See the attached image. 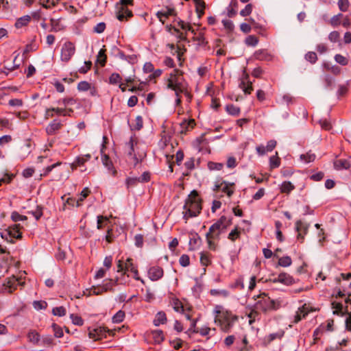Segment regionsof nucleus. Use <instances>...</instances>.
Masks as SVG:
<instances>
[{"instance_id":"15","label":"nucleus","mask_w":351,"mask_h":351,"mask_svg":"<svg viewBox=\"0 0 351 351\" xmlns=\"http://www.w3.org/2000/svg\"><path fill=\"white\" fill-rule=\"evenodd\" d=\"M62 126V123L60 120L55 119L46 127V133L47 135H54L59 130L61 129Z\"/></svg>"},{"instance_id":"23","label":"nucleus","mask_w":351,"mask_h":351,"mask_svg":"<svg viewBox=\"0 0 351 351\" xmlns=\"http://www.w3.org/2000/svg\"><path fill=\"white\" fill-rule=\"evenodd\" d=\"M254 58L261 61H269L271 60L270 53L266 49H260L254 53Z\"/></svg>"},{"instance_id":"43","label":"nucleus","mask_w":351,"mask_h":351,"mask_svg":"<svg viewBox=\"0 0 351 351\" xmlns=\"http://www.w3.org/2000/svg\"><path fill=\"white\" fill-rule=\"evenodd\" d=\"M292 261L290 256H285L279 258L278 265L281 267H289L291 265Z\"/></svg>"},{"instance_id":"57","label":"nucleus","mask_w":351,"mask_h":351,"mask_svg":"<svg viewBox=\"0 0 351 351\" xmlns=\"http://www.w3.org/2000/svg\"><path fill=\"white\" fill-rule=\"evenodd\" d=\"M28 338L33 343H38L40 341V335L35 331H32L28 333Z\"/></svg>"},{"instance_id":"21","label":"nucleus","mask_w":351,"mask_h":351,"mask_svg":"<svg viewBox=\"0 0 351 351\" xmlns=\"http://www.w3.org/2000/svg\"><path fill=\"white\" fill-rule=\"evenodd\" d=\"M173 12H174L173 9L167 8L165 10L158 11L156 13V16H157L158 19H159V21L162 24H165L166 19H168L169 16H172L174 14Z\"/></svg>"},{"instance_id":"60","label":"nucleus","mask_w":351,"mask_h":351,"mask_svg":"<svg viewBox=\"0 0 351 351\" xmlns=\"http://www.w3.org/2000/svg\"><path fill=\"white\" fill-rule=\"evenodd\" d=\"M121 80V77L119 73H114L109 77V82L111 84H117Z\"/></svg>"},{"instance_id":"20","label":"nucleus","mask_w":351,"mask_h":351,"mask_svg":"<svg viewBox=\"0 0 351 351\" xmlns=\"http://www.w3.org/2000/svg\"><path fill=\"white\" fill-rule=\"evenodd\" d=\"M336 170L348 169L351 167V161L348 159H337L333 162Z\"/></svg>"},{"instance_id":"27","label":"nucleus","mask_w":351,"mask_h":351,"mask_svg":"<svg viewBox=\"0 0 351 351\" xmlns=\"http://www.w3.org/2000/svg\"><path fill=\"white\" fill-rule=\"evenodd\" d=\"M110 223L108 218L106 216L98 215L97 217V228L101 230L108 226Z\"/></svg>"},{"instance_id":"1","label":"nucleus","mask_w":351,"mask_h":351,"mask_svg":"<svg viewBox=\"0 0 351 351\" xmlns=\"http://www.w3.org/2000/svg\"><path fill=\"white\" fill-rule=\"evenodd\" d=\"M214 322L219 327L220 330L226 333H229L234 325L239 320V317L231 311L226 309L221 305H216L214 308Z\"/></svg>"},{"instance_id":"47","label":"nucleus","mask_w":351,"mask_h":351,"mask_svg":"<svg viewBox=\"0 0 351 351\" xmlns=\"http://www.w3.org/2000/svg\"><path fill=\"white\" fill-rule=\"evenodd\" d=\"M66 311L64 306H57L52 309L53 315L56 316L62 317L66 315Z\"/></svg>"},{"instance_id":"59","label":"nucleus","mask_w":351,"mask_h":351,"mask_svg":"<svg viewBox=\"0 0 351 351\" xmlns=\"http://www.w3.org/2000/svg\"><path fill=\"white\" fill-rule=\"evenodd\" d=\"M106 25L104 22L97 23L93 28V32L97 34H101L106 29Z\"/></svg>"},{"instance_id":"61","label":"nucleus","mask_w":351,"mask_h":351,"mask_svg":"<svg viewBox=\"0 0 351 351\" xmlns=\"http://www.w3.org/2000/svg\"><path fill=\"white\" fill-rule=\"evenodd\" d=\"M335 60L337 63L342 66H346L348 63L347 58L341 54H336Z\"/></svg>"},{"instance_id":"30","label":"nucleus","mask_w":351,"mask_h":351,"mask_svg":"<svg viewBox=\"0 0 351 351\" xmlns=\"http://www.w3.org/2000/svg\"><path fill=\"white\" fill-rule=\"evenodd\" d=\"M31 21V17L29 15H25L23 16H21L19 19H17L16 23H15V27L16 28H21L23 27H25L28 25V23Z\"/></svg>"},{"instance_id":"18","label":"nucleus","mask_w":351,"mask_h":351,"mask_svg":"<svg viewBox=\"0 0 351 351\" xmlns=\"http://www.w3.org/2000/svg\"><path fill=\"white\" fill-rule=\"evenodd\" d=\"M274 282H280L285 285H293L295 281L293 278L287 273H280L277 278L274 279Z\"/></svg>"},{"instance_id":"33","label":"nucleus","mask_w":351,"mask_h":351,"mask_svg":"<svg viewBox=\"0 0 351 351\" xmlns=\"http://www.w3.org/2000/svg\"><path fill=\"white\" fill-rule=\"evenodd\" d=\"M200 263L204 266H208L211 264V254L209 252L200 253Z\"/></svg>"},{"instance_id":"39","label":"nucleus","mask_w":351,"mask_h":351,"mask_svg":"<svg viewBox=\"0 0 351 351\" xmlns=\"http://www.w3.org/2000/svg\"><path fill=\"white\" fill-rule=\"evenodd\" d=\"M58 0H39V4L46 9H50L58 3Z\"/></svg>"},{"instance_id":"36","label":"nucleus","mask_w":351,"mask_h":351,"mask_svg":"<svg viewBox=\"0 0 351 351\" xmlns=\"http://www.w3.org/2000/svg\"><path fill=\"white\" fill-rule=\"evenodd\" d=\"M226 112L232 116H239L240 114V108L237 106H235L233 104H228L226 106Z\"/></svg>"},{"instance_id":"63","label":"nucleus","mask_w":351,"mask_h":351,"mask_svg":"<svg viewBox=\"0 0 351 351\" xmlns=\"http://www.w3.org/2000/svg\"><path fill=\"white\" fill-rule=\"evenodd\" d=\"M90 88V84L86 81L80 82L77 84L79 91H86Z\"/></svg>"},{"instance_id":"49","label":"nucleus","mask_w":351,"mask_h":351,"mask_svg":"<svg viewBox=\"0 0 351 351\" xmlns=\"http://www.w3.org/2000/svg\"><path fill=\"white\" fill-rule=\"evenodd\" d=\"M28 214L33 215L36 220H39L43 216V208L38 206L35 210H30L27 212Z\"/></svg>"},{"instance_id":"44","label":"nucleus","mask_w":351,"mask_h":351,"mask_svg":"<svg viewBox=\"0 0 351 351\" xmlns=\"http://www.w3.org/2000/svg\"><path fill=\"white\" fill-rule=\"evenodd\" d=\"M315 154L311 151L300 156L301 160H304L306 163L313 162L315 159Z\"/></svg>"},{"instance_id":"32","label":"nucleus","mask_w":351,"mask_h":351,"mask_svg":"<svg viewBox=\"0 0 351 351\" xmlns=\"http://www.w3.org/2000/svg\"><path fill=\"white\" fill-rule=\"evenodd\" d=\"M105 46L99 50L97 56V62L101 66H104L106 63L107 56L106 55Z\"/></svg>"},{"instance_id":"16","label":"nucleus","mask_w":351,"mask_h":351,"mask_svg":"<svg viewBox=\"0 0 351 351\" xmlns=\"http://www.w3.org/2000/svg\"><path fill=\"white\" fill-rule=\"evenodd\" d=\"M125 267L126 269V272L128 271H130L132 273H133L134 276L133 278L136 280H140L143 284H144V280L141 279L138 276V272L136 269V267L133 264V260L130 258H127L125 263Z\"/></svg>"},{"instance_id":"9","label":"nucleus","mask_w":351,"mask_h":351,"mask_svg":"<svg viewBox=\"0 0 351 351\" xmlns=\"http://www.w3.org/2000/svg\"><path fill=\"white\" fill-rule=\"evenodd\" d=\"M24 282H21V279L12 276L6 279L5 282L3 284L1 292L11 293L15 291L18 286L23 285Z\"/></svg>"},{"instance_id":"14","label":"nucleus","mask_w":351,"mask_h":351,"mask_svg":"<svg viewBox=\"0 0 351 351\" xmlns=\"http://www.w3.org/2000/svg\"><path fill=\"white\" fill-rule=\"evenodd\" d=\"M163 269L159 266L151 267L148 270L149 278L152 281L160 280L163 276Z\"/></svg>"},{"instance_id":"62","label":"nucleus","mask_w":351,"mask_h":351,"mask_svg":"<svg viewBox=\"0 0 351 351\" xmlns=\"http://www.w3.org/2000/svg\"><path fill=\"white\" fill-rule=\"evenodd\" d=\"M33 306L36 310L45 309L47 306V303L45 301H34Z\"/></svg>"},{"instance_id":"19","label":"nucleus","mask_w":351,"mask_h":351,"mask_svg":"<svg viewBox=\"0 0 351 351\" xmlns=\"http://www.w3.org/2000/svg\"><path fill=\"white\" fill-rule=\"evenodd\" d=\"M32 152V145L29 141H26L24 144L20 147L19 152V158L23 160Z\"/></svg>"},{"instance_id":"56","label":"nucleus","mask_w":351,"mask_h":351,"mask_svg":"<svg viewBox=\"0 0 351 351\" xmlns=\"http://www.w3.org/2000/svg\"><path fill=\"white\" fill-rule=\"evenodd\" d=\"M138 183H139L138 177L128 178L125 180V184L127 188L134 187L136 186Z\"/></svg>"},{"instance_id":"3","label":"nucleus","mask_w":351,"mask_h":351,"mask_svg":"<svg viewBox=\"0 0 351 351\" xmlns=\"http://www.w3.org/2000/svg\"><path fill=\"white\" fill-rule=\"evenodd\" d=\"M202 200L196 190H193L185 199L183 206V219L186 222L190 218L197 217L202 209Z\"/></svg>"},{"instance_id":"53","label":"nucleus","mask_w":351,"mask_h":351,"mask_svg":"<svg viewBox=\"0 0 351 351\" xmlns=\"http://www.w3.org/2000/svg\"><path fill=\"white\" fill-rule=\"evenodd\" d=\"M305 59L306 61L311 62V64H314L316 62L317 60V56L315 52L313 51H308L305 55Z\"/></svg>"},{"instance_id":"40","label":"nucleus","mask_w":351,"mask_h":351,"mask_svg":"<svg viewBox=\"0 0 351 351\" xmlns=\"http://www.w3.org/2000/svg\"><path fill=\"white\" fill-rule=\"evenodd\" d=\"M280 165V159L278 156V152L276 156H271L269 158V166L271 169L278 168Z\"/></svg>"},{"instance_id":"46","label":"nucleus","mask_w":351,"mask_h":351,"mask_svg":"<svg viewBox=\"0 0 351 351\" xmlns=\"http://www.w3.org/2000/svg\"><path fill=\"white\" fill-rule=\"evenodd\" d=\"M223 167V164L221 162H209L208 163V168L210 171H219Z\"/></svg>"},{"instance_id":"2","label":"nucleus","mask_w":351,"mask_h":351,"mask_svg":"<svg viewBox=\"0 0 351 351\" xmlns=\"http://www.w3.org/2000/svg\"><path fill=\"white\" fill-rule=\"evenodd\" d=\"M232 223L231 219H227L224 215L221 216L210 228L206 234L208 248L213 251L217 250V245L214 240H219L220 234Z\"/></svg>"},{"instance_id":"55","label":"nucleus","mask_w":351,"mask_h":351,"mask_svg":"<svg viewBox=\"0 0 351 351\" xmlns=\"http://www.w3.org/2000/svg\"><path fill=\"white\" fill-rule=\"evenodd\" d=\"M70 317L74 325L82 326L84 324V320L80 316L75 314H71Z\"/></svg>"},{"instance_id":"37","label":"nucleus","mask_w":351,"mask_h":351,"mask_svg":"<svg viewBox=\"0 0 351 351\" xmlns=\"http://www.w3.org/2000/svg\"><path fill=\"white\" fill-rule=\"evenodd\" d=\"M115 239V235L113 233V228L112 226H108L106 230V234L104 237V239L108 243H111Z\"/></svg>"},{"instance_id":"25","label":"nucleus","mask_w":351,"mask_h":351,"mask_svg":"<svg viewBox=\"0 0 351 351\" xmlns=\"http://www.w3.org/2000/svg\"><path fill=\"white\" fill-rule=\"evenodd\" d=\"M102 162H103V165L108 169V170L110 172H111L112 175L115 176L117 174V171L114 168L113 164H112L111 160L110 159V158L108 157V156L104 155L102 157Z\"/></svg>"},{"instance_id":"45","label":"nucleus","mask_w":351,"mask_h":351,"mask_svg":"<svg viewBox=\"0 0 351 351\" xmlns=\"http://www.w3.org/2000/svg\"><path fill=\"white\" fill-rule=\"evenodd\" d=\"M90 193V191L87 187L84 188L82 191V192L80 193V197L79 199H77V207H79L82 205V202L89 195Z\"/></svg>"},{"instance_id":"7","label":"nucleus","mask_w":351,"mask_h":351,"mask_svg":"<svg viewBox=\"0 0 351 351\" xmlns=\"http://www.w3.org/2000/svg\"><path fill=\"white\" fill-rule=\"evenodd\" d=\"M133 0H120L117 6V18L120 21L128 20L133 16L132 12L128 8V5H133Z\"/></svg>"},{"instance_id":"35","label":"nucleus","mask_w":351,"mask_h":351,"mask_svg":"<svg viewBox=\"0 0 351 351\" xmlns=\"http://www.w3.org/2000/svg\"><path fill=\"white\" fill-rule=\"evenodd\" d=\"M210 294L213 296H218L223 298H228L230 295L229 291L226 289H210Z\"/></svg>"},{"instance_id":"48","label":"nucleus","mask_w":351,"mask_h":351,"mask_svg":"<svg viewBox=\"0 0 351 351\" xmlns=\"http://www.w3.org/2000/svg\"><path fill=\"white\" fill-rule=\"evenodd\" d=\"M51 328L54 332V336L57 338H60L63 336V330L62 328L58 326V324L53 323L51 325Z\"/></svg>"},{"instance_id":"51","label":"nucleus","mask_w":351,"mask_h":351,"mask_svg":"<svg viewBox=\"0 0 351 351\" xmlns=\"http://www.w3.org/2000/svg\"><path fill=\"white\" fill-rule=\"evenodd\" d=\"M211 331L215 332V328H210L208 326H203L200 328H198L197 333H199L203 337H206L209 335Z\"/></svg>"},{"instance_id":"12","label":"nucleus","mask_w":351,"mask_h":351,"mask_svg":"<svg viewBox=\"0 0 351 351\" xmlns=\"http://www.w3.org/2000/svg\"><path fill=\"white\" fill-rule=\"evenodd\" d=\"M309 225L302 222L301 220H298L295 222V231L297 232V239L302 243L304 239L305 235L308 233Z\"/></svg>"},{"instance_id":"34","label":"nucleus","mask_w":351,"mask_h":351,"mask_svg":"<svg viewBox=\"0 0 351 351\" xmlns=\"http://www.w3.org/2000/svg\"><path fill=\"white\" fill-rule=\"evenodd\" d=\"M295 189L294 185L289 181H285L280 186V192L283 193H289Z\"/></svg>"},{"instance_id":"4","label":"nucleus","mask_w":351,"mask_h":351,"mask_svg":"<svg viewBox=\"0 0 351 351\" xmlns=\"http://www.w3.org/2000/svg\"><path fill=\"white\" fill-rule=\"evenodd\" d=\"M255 300H258L255 303L254 308L256 311H261L266 313L269 311L277 310L280 306V302L271 300L267 294L263 293L258 295H254Z\"/></svg>"},{"instance_id":"5","label":"nucleus","mask_w":351,"mask_h":351,"mask_svg":"<svg viewBox=\"0 0 351 351\" xmlns=\"http://www.w3.org/2000/svg\"><path fill=\"white\" fill-rule=\"evenodd\" d=\"M167 87L169 89L176 88L178 91L187 89L188 84L184 80L181 71L176 69L169 73L167 80Z\"/></svg>"},{"instance_id":"28","label":"nucleus","mask_w":351,"mask_h":351,"mask_svg":"<svg viewBox=\"0 0 351 351\" xmlns=\"http://www.w3.org/2000/svg\"><path fill=\"white\" fill-rule=\"evenodd\" d=\"M90 158L91 155L89 154L78 156L73 162L72 165L75 167L82 166L86 162L88 161Z\"/></svg>"},{"instance_id":"42","label":"nucleus","mask_w":351,"mask_h":351,"mask_svg":"<svg viewBox=\"0 0 351 351\" xmlns=\"http://www.w3.org/2000/svg\"><path fill=\"white\" fill-rule=\"evenodd\" d=\"M241 231L239 230V228L237 226L233 229L228 234V239L231 241H235L237 239L240 237Z\"/></svg>"},{"instance_id":"58","label":"nucleus","mask_w":351,"mask_h":351,"mask_svg":"<svg viewBox=\"0 0 351 351\" xmlns=\"http://www.w3.org/2000/svg\"><path fill=\"white\" fill-rule=\"evenodd\" d=\"M350 3L348 0H339L338 6L341 11L346 12L348 10Z\"/></svg>"},{"instance_id":"38","label":"nucleus","mask_w":351,"mask_h":351,"mask_svg":"<svg viewBox=\"0 0 351 351\" xmlns=\"http://www.w3.org/2000/svg\"><path fill=\"white\" fill-rule=\"evenodd\" d=\"M125 316V312L122 310H119L112 317V322L114 324H119L124 320Z\"/></svg>"},{"instance_id":"50","label":"nucleus","mask_w":351,"mask_h":351,"mask_svg":"<svg viewBox=\"0 0 351 351\" xmlns=\"http://www.w3.org/2000/svg\"><path fill=\"white\" fill-rule=\"evenodd\" d=\"M245 43L248 46L255 47L258 44V40L255 36L250 35L245 38Z\"/></svg>"},{"instance_id":"41","label":"nucleus","mask_w":351,"mask_h":351,"mask_svg":"<svg viewBox=\"0 0 351 351\" xmlns=\"http://www.w3.org/2000/svg\"><path fill=\"white\" fill-rule=\"evenodd\" d=\"M193 39L197 42L199 45H206L207 44L203 30L199 31L195 36H193Z\"/></svg>"},{"instance_id":"64","label":"nucleus","mask_w":351,"mask_h":351,"mask_svg":"<svg viewBox=\"0 0 351 351\" xmlns=\"http://www.w3.org/2000/svg\"><path fill=\"white\" fill-rule=\"evenodd\" d=\"M173 309L178 313H182L184 307L182 302L179 300H175L173 302Z\"/></svg>"},{"instance_id":"11","label":"nucleus","mask_w":351,"mask_h":351,"mask_svg":"<svg viewBox=\"0 0 351 351\" xmlns=\"http://www.w3.org/2000/svg\"><path fill=\"white\" fill-rule=\"evenodd\" d=\"M75 47L73 43L68 41L64 43L61 49L60 58L65 62H69L75 54Z\"/></svg>"},{"instance_id":"54","label":"nucleus","mask_w":351,"mask_h":351,"mask_svg":"<svg viewBox=\"0 0 351 351\" xmlns=\"http://www.w3.org/2000/svg\"><path fill=\"white\" fill-rule=\"evenodd\" d=\"M143 126V120L141 116L138 115L135 119V124L132 126V130H140Z\"/></svg>"},{"instance_id":"29","label":"nucleus","mask_w":351,"mask_h":351,"mask_svg":"<svg viewBox=\"0 0 351 351\" xmlns=\"http://www.w3.org/2000/svg\"><path fill=\"white\" fill-rule=\"evenodd\" d=\"M284 331L280 330L276 332L271 333L269 335L266 336L265 337V341L267 343H270L271 341L276 339H280L284 336Z\"/></svg>"},{"instance_id":"17","label":"nucleus","mask_w":351,"mask_h":351,"mask_svg":"<svg viewBox=\"0 0 351 351\" xmlns=\"http://www.w3.org/2000/svg\"><path fill=\"white\" fill-rule=\"evenodd\" d=\"M311 311V310L309 308L308 306L304 304L302 306L300 307L296 311L295 315L294 316L293 322L298 323L303 318H305Z\"/></svg>"},{"instance_id":"26","label":"nucleus","mask_w":351,"mask_h":351,"mask_svg":"<svg viewBox=\"0 0 351 351\" xmlns=\"http://www.w3.org/2000/svg\"><path fill=\"white\" fill-rule=\"evenodd\" d=\"M167 321V316L165 312L159 311L156 313L155 318L153 321L154 324L156 326H158L160 324H164Z\"/></svg>"},{"instance_id":"6","label":"nucleus","mask_w":351,"mask_h":351,"mask_svg":"<svg viewBox=\"0 0 351 351\" xmlns=\"http://www.w3.org/2000/svg\"><path fill=\"white\" fill-rule=\"evenodd\" d=\"M137 143L134 136H131L130 141L125 143V148L129 160L133 164L134 167H136L138 163L141 162L145 157L146 153L145 152L136 153L134 146L136 145Z\"/></svg>"},{"instance_id":"31","label":"nucleus","mask_w":351,"mask_h":351,"mask_svg":"<svg viewBox=\"0 0 351 351\" xmlns=\"http://www.w3.org/2000/svg\"><path fill=\"white\" fill-rule=\"evenodd\" d=\"M152 338L154 341V343L156 344L161 343L165 339L163 332L161 330H153L152 332Z\"/></svg>"},{"instance_id":"22","label":"nucleus","mask_w":351,"mask_h":351,"mask_svg":"<svg viewBox=\"0 0 351 351\" xmlns=\"http://www.w3.org/2000/svg\"><path fill=\"white\" fill-rule=\"evenodd\" d=\"M195 125L194 119H184L180 123V132L186 134L189 130L193 129Z\"/></svg>"},{"instance_id":"10","label":"nucleus","mask_w":351,"mask_h":351,"mask_svg":"<svg viewBox=\"0 0 351 351\" xmlns=\"http://www.w3.org/2000/svg\"><path fill=\"white\" fill-rule=\"evenodd\" d=\"M234 186L235 184L233 182L231 183L224 180L217 181L214 185L213 191L221 190L228 197H231L234 191Z\"/></svg>"},{"instance_id":"13","label":"nucleus","mask_w":351,"mask_h":351,"mask_svg":"<svg viewBox=\"0 0 351 351\" xmlns=\"http://www.w3.org/2000/svg\"><path fill=\"white\" fill-rule=\"evenodd\" d=\"M249 78V75L245 74L241 78L239 85V88L243 90L245 95L251 94L253 90L252 82L250 81Z\"/></svg>"},{"instance_id":"8","label":"nucleus","mask_w":351,"mask_h":351,"mask_svg":"<svg viewBox=\"0 0 351 351\" xmlns=\"http://www.w3.org/2000/svg\"><path fill=\"white\" fill-rule=\"evenodd\" d=\"M21 226L20 224H14L10 226L4 231L1 232V237L2 239L13 243L12 239H21L22 233L20 231Z\"/></svg>"},{"instance_id":"52","label":"nucleus","mask_w":351,"mask_h":351,"mask_svg":"<svg viewBox=\"0 0 351 351\" xmlns=\"http://www.w3.org/2000/svg\"><path fill=\"white\" fill-rule=\"evenodd\" d=\"M11 219L13 221L17 222L19 221L27 220V217L25 215H20L18 212L14 211L11 214Z\"/></svg>"},{"instance_id":"24","label":"nucleus","mask_w":351,"mask_h":351,"mask_svg":"<svg viewBox=\"0 0 351 351\" xmlns=\"http://www.w3.org/2000/svg\"><path fill=\"white\" fill-rule=\"evenodd\" d=\"M195 5V12L198 18H201L204 14L206 3L204 0H193Z\"/></svg>"}]
</instances>
